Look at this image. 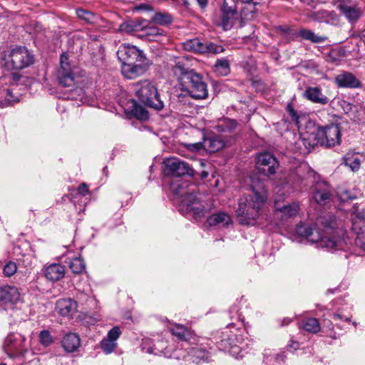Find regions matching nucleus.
I'll use <instances>...</instances> for the list:
<instances>
[{"instance_id":"nucleus-1","label":"nucleus","mask_w":365,"mask_h":365,"mask_svg":"<svg viewBox=\"0 0 365 365\" xmlns=\"http://www.w3.org/2000/svg\"><path fill=\"white\" fill-rule=\"evenodd\" d=\"M250 193L239 200L236 215L239 222L243 225H264L268 220L264 210L267 199L265 187L258 174L250 177Z\"/></svg>"},{"instance_id":"nucleus-2","label":"nucleus","mask_w":365,"mask_h":365,"mask_svg":"<svg viewBox=\"0 0 365 365\" xmlns=\"http://www.w3.org/2000/svg\"><path fill=\"white\" fill-rule=\"evenodd\" d=\"M170 188L180 203V211L192 215L195 218L203 217L209 210L204 204L202 194L195 192V188L185 181L178 180L170 185Z\"/></svg>"},{"instance_id":"nucleus-3","label":"nucleus","mask_w":365,"mask_h":365,"mask_svg":"<svg viewBox=\"0 0 365 365\" xmlns=\"http://www.w3.org/2000/svg\"><path fill=\"white\" fill-rule=\"evenodd\" d=\"M296 232L298 235L306 238L312 243H317L318 247L325 248L329 252L344 250L346 242L342 237L343 231L334 230L331 227L325 226L323 233L314 225L300 223L297 226Z\"/></svg>"},{"instance_id":"nucleus-4","label":"nucleus","mask_w":365,"mask_h":365,"mask_svg":"<svg viewBox=\"0 0 365 365\" xmlns=\"http://www.w3.org/2000/svg\"><path fill=\"white\" fill-rule=\"evenodd\" d=\"M173 71L180 81L182 91L187 93L194 99H205L207 97V86L202 76L187 68L184 59L179 58L173 67Z\"/></svg>"},{"instance_id":"nucleus-5","label":"nucleus","mask_w":365,"mask_h":365,"mask_svg":"<svg viewBox=\"0 0 365 365\" xmlns=\"http://www.w3.org/2000/svg\"><path fill=\"white\" fill-rule=\"evenodd\" d=\"M35 61L31 51L24 46H16L2 52L0 63L7 70H21L32 65Z\"/></svg>"},{"instance_id":"nucleus-6","label":"nucleus","mask_w":365,"mask_h":365,"mask_svg":"<svg viewBox=\"0 0 365 365\" xmlns=\"http://www.w3.org/2000/svg\"><path fill=\"white\" fill-rule=\"evenodd\" d=\"M133 90L139 101L145 106L157 110L164 108L157 88L150 81H140L134 83Z\"/></svg>"},{"instance_id":"nucleus-7","label":"nucleus","mask_w":365,"mask_h":365,"mask_svg":"<svg viewBox=\"0 0 365 365\" xmlns=\"http://www.w3.org/2000/svg\"><path fill=\"white\" fill-rule=\"evenodd\" d=\"M317 144L332 147L341 142V130L339 125L331 124L324 128H318L314 133Z\"/></svg>"},{"instance_id":"nucleus-8","label":"nucleus","mask_w":365,"mask_h":365,"mask_svg":"<svg viewBox=\"0 0 365 365\" xmlns=\"http://www.w3.org/2000/svg\"><path fill=\"white\" fill-rule=\"evenodd\" d=\"M352 230L356 232L355 244L365 251V209L359 210L356 205L351 210Z\"/></svg>"},{"instance_id":"nucleus-9","label":"nucleus","mask_w":365,"mask_h":365,"mask_svg":"<svg viewBox=\"0 0 365 365\" xmlns=\"http://www.w3.org/2000/svg\"><path fill=\"white\" fill-rule=\"evenodd\" d=\"M26 349V337L19 333L10 334L4 340V349L11 357L23 354Z\"/></svg>"},{"instance_id":"nucleus-10","label":"nucleus","mask_w":365,"mask_h":365,"mask_svg":"<svg viewBox=\"0 0 365 365\" xmlns=\"http://www.w3.org/2000/svg\"><path fill=\"white\" fill-rule=\"evenodd\" d=\"M164 173L166 175H194V170L188 163L177 158H170L164 160Z\"/></svg>"},{"instance_id":"nucleus-11","label":"nucleus","mask_w":365,"mask_h":365,"mask_svg":"<svg viewBox=\"0 0 365 365\" xmlns=\"http://www.w3.org/2000/svg\"><path fill=\"white\" fill-rule=\"evenodd\" d=\"M256 167L259 173L265 176L273 175L279 167L276 158L269 153H259L256 158Z\"/></svg>"},{"instance_id":"nucleus-12","label":"nucleus","mask_w":365,"mask_h":365,"mask_svg":"<svg viewBox=\"0 0 365 365\" xmlns=\"http://www.w3.org/2000/svg\"><path fill=\"white\" fill-rule=\"evenodd\" d=\"M117 54L123 66L145 60V56L142 51L129 44L120 45Z\"/></svg>"},{"instance_id":"nucleus-13","label":"nucleus","mask_w":365,"mask_h":365,"mask_svg":"<svg viewBox=\"0 0 365 365\" xmlns=\"http://www.w3.org/2000/svg\"><path fill=\"white\" fill-rule=\"evenodd\" d=\"M142 349L154 355H163L165 357L173 356V349L168 346V341L164 339L158 340L155 342L149 339H144L142 343Z\"/></svg>"},{"instance_id":"nucleus-14","label":"nucleus","mask_w":365,"mask_h":365,"mask_svg":"<svg viewBox=\"0 0 365 365\" xmlns=\"http://www.w3.org/2000/svg\"><path fill=\"white\" fill-rule=\"evenodd\" d=\"M237 4L235 0H225L222 7V26L225 30L230 29L238 19Z\"/></svg>"},{"instance_id":"nucleus-15","label":"nucleus","mask_w":365,"mask_h":365,"mask_svg":"<svg viewBox=\"0 0 365 365\" xmlns=\"http://www.w3.org/2000/svg\"><path fill=\"white\" fill-rule=\"evenodd\" d=\"M185 50L195 53H218L222 51L221 46L212 43L204 42L199 38L189 39L183 43Z\"/></svg>"},{"instance_id":"nucleus-16","label":"nucleus","mask_w":365,"mask_h":365,"mask_svg":"<svg viewBox=\"0 0 365 365\" xmlns=\"http://www.w3.org/2000/svg\"><path fill=\"white\" fill-rule=\"evenodd\" d=\"M57 78L59 83L65 86L69 87L73 84L74 76L68 61V56L62 54L60 59V68L57 71Z\"/></svg>"},{"instance_id":"nucleus-17","label":"nucleus","mask_w":365,"mask_h":365,"mask_svg":"<svg viewBox=\"0 0 365 365\" xmlns=\"http://www.w3.org/2000/svg\"><path fill=\"white\" fill-rule=\"evenodd\" d=\"M299 204L297 202H293L290 204L280 205L275 201L274 212L275 216L282 222L288 220L289 218L295 217L299 212Z\"/></svg>"},{"instance_id":"nucleus-18","label":"nucleus","mask_w":365,"mask_h":365,"mask_svg":"<svg viewBox=\"0 0 365 365\" xmlns=\"http://www.w3.org/2000/svg\"><path fill=\"white\" fill-rule=\"evenodd\" d=\"M149 66L148 60L136 61L133 63L124 65L122 67V73L125 77L132 79L143 75Z\"/></svg>"},{"instance_id":"nucleus-19","label":"nucleus","mask_w":365,"mask_h":365,"mask_svg":"<svg viewBox=\"0 0 365 365\" xmlns=\"http://www.w3.org/2000/svg\"><path fill=\"white\" fill-rule=\"evenodd\" d=\"M336 8L350 22H356L361 16L363 11L357 5L340 1Z\"/></svg>"},{"instance_id":"nucleus-20","label":"nucleus","mask_w":365,"mask_h":365,"mask_svg":"<svg viewBox=\"0 0 365 365\" xmlns=\"http://www.w3.org/2000/svg\"><path fill=\"white\" fill-rule=\"evenodd\" d=\"M334 82L339 88H356L361 87L360 81L350 72L342 71L334 78Z\"/></svg>"},{"instance_id":"nucleus-21","label":"nucleus","mask_w":365,"mask_h":365,"mask_svg":"<svg viewBox=\"0 0 365 365\" xmlns=\"http://www.w3.org/2000/svg\"><path fill=\"white\" fill-rule=\"evenodd\" d=\"M120 330L118 327H114L108 333L100 344V347L106 354L112 353L117 346L116 340L120 335Z\"/></svg>"},{"instance_id":"nucleus-22","label":"nucleus","mask_w":365,"mask_h":365,"mask_svg":"<svg viewBox=\"0 0 365 365\" xmlns=\"http://www.w3.org/2000/svg\"><path fill=\"white\" fill-rule=\"evenodd\" d=\"M303 97L307 100L320 105H326L329 103V98L322 93L319 87L308 86L303 93Z\"/></svg>"},{"instance_id":"nucleus-23","label":"nucleus","mask_w":365,"mask_h":365,"mask_svg":"<svg viewBox=\"0 0 365 365\" xmlns=\"http://www.w3.org/2000/svg\"><path fill=\"white\" fill-rule=\"evenodd\" d=\"M314 199L319 205H325L331 199V190L324 182L317 183L313 193Z\"/></svg>"},{"instance_id":"nucleus-24","label":"nucleus","mask_w":365,"mask_h":365,"mask_svg":"<svg viewBox=\"0 0 365 365\" xmlns=\"http://www.w3.org/2000/svg\"><path fill=\"white\" fill-rule=\"evenodd\" d=\"M45 277L51 282H57L65 276V267L61 264L53 263L44 267Z\"/></svg>"},{"instance_id":"nucleus-25","label":"nucleus","mask_w":365,"mask_h":365,"mask_svg":"<svg viewBox=\"0 0 365 365\" xmlns=\"http://www.w3.org/2000/svg\"><path fill=\"white\" fill-rule=\"evenodd\" d=\"M56 309L63 317H72L77 311V303L71 299H61L56 302Z\"/></svg>"},{"instance_id":"nucleus-26","label":"nucleus","mask_w":365,"mask_h":365,"mask_svg":"<svg viewBox=\"0 0 365 365\" xmlns=\"http://www.w3.org/2000/svg\"><path fill=\"white\" fill-rule=\"evenodd\" d=\"M20 297L18 288L11 286L0 287V302L15 304L20 300Z\"/></svg>"},{"instance_id":"nucleus-27","label":"nucleus","mask_w":365,"mask_h":365,"mask_svg":"<svg viewBox=\"0 0 365 365\" xmlns=\"http://www.w3.org/2000/svg\"><path fill=\"white\" fill-rule=\"evenodd\" d=\"M81 340L79 336L75 333L66 334L61 340V345L66 352L76 351L80 346Z\"/></svg>"},{"instance_id":"nucleus-28","label":"nucleus","mask_w":365,"mask_h":365,"mask_svg":"<svg viewBox=\"0 0 365 365\" xmlns=\"http://www.w3.org/2000/svg\"><path fill=\"white\" fill-rule=\"evenodd\" d=\"M207 222L210 226H220L221 227H227L232 225V221L230 216L224 212L212 214L207 220Z\"/></svg>"},{"instance_id":"nucleus-29","label":"nucleus","mask_w":365,"mask_h":365,"mask_svg":"<svg viewBox=\"0 0 365 365\" xmlns=\"http://www.w3.org/2000/svg\"><path fill=\"white\" fill-rule=\"evenodd\" d=\"M169 330L173 335L185 341L191 340L195 336L192 330L180 324H174L173 327L169 328Z\"/></svg>"},{"instance_id":"nucleus-30","label":"nucleus","mask_w":365,"mask_h":365,"mask_svg":"<svg viewBox=\"0 0 365 365\" xmlns=\"http://www.w3.org/2000/svg\"><path fill=\"white\" fill-rule=\"evenodd\" d=\"M203 146L207 152L215 153L225 147V142L219 136L209 137L204 139Z\"/></svg>"},{"instance_id":"nucleus-31","label":"nucleus","mask_w":365,"mask_h":365,"mask_svg":"<svg viewBox=\"0 0 365 365\" xmlns=\"http://www.w3.org/2000/svg\"><path fill=\"white\" fill-rule=\"evenodd\" d=\"M19 99L12 95V91L7 87L0 86V107H6Z\"/></svg>"},{"instance_id":"nucleus-32","label":"nucleus","mask_w":365,"mask_h":365,"mask_svg":"<svg viewBox=\"0 0 365 365\" xmlns=\"http://www.w3.org/2000/svg\"><path fill=\"white\" fill-rule=\"evenodd\" d=\"M146 21L143 20L140 22L136 21H126L122 23L119 26V31L125 33H132L134 31H138L144 29V27L142 26L143 24H145Z\"/></svg>"},{"instance_id":"nucleus-33","label":"nucleus","mask_w":365,"mask_h":365,"mask_svg":"<svg viewBox=\"0 0 365 365\" xmlns=\"http://www.w3.org/2000/svg\"><path fill=\"white\" fill-rule=\"evenodd\" d=\"M299 36L304 40H308L315 43L324 42L327 39L324 36H319L312 31L305 29H301L299 31Z\"/></svg>"},{"instance_id":"nucleus-34","label":"nucleus","mask_w":365,"mask_h":365,"mask_svg":"<svg viewBox=\"0 0 365 365\" xmlns=\"http://www.w3.org/2000/svg\"><path fill=\"white\" fill-rule=\"evenodd\" d=\"M214 71L221 76H225L230 72V62L227 58H220L217 60L214 66Z\"/></svg>"},{"instance_id":"nucleus-35","label":"nucleus","mask_w":365,"mask_h":365,"mask_svg":"<svg viewBox=\"0 0 365 365\" xmlns=\"http://www.w3.org/2000/svg\"><path fill=\"white\" fill-rule=\"evenodd\" d=\"M300 327L307 331L314 334L317 333L320 330L318 320L312 317L304 319Z\"/></svg>"},{"instance_id":"nucleus-36","label":"nucleus","mask_w":365,"mask_h":365,"mask_svg":"<svg viewBox=\"0 0 365 365\" xmlns=\"http://www.w3.org/2000/svg\"><path fill=\"white\" fill-rule=\"evenodd\" d=\"M151 20L159 25H168L173 22V16L168 12H156L151 16Z\"/></svg>"},{"instance_id":"nucleus-37","label":"nucleus","mask_w":365,"mask_h":365,"mask_svg":"<svg viewBox=\"0 0 365 365\" xmlns=\"http://www.w3.org/2000/svg\"><path fill=\"white\" fill-rule=\"evenodd\" d=\"M130 113L137 119L140 120H147L149 118L148 110L142 106L133 101Z\"/></svg>"},{"instance_id":"nucleus-38","label":"nucleus","mask_w":365,"mask_h":365,"mask_svg":"<svg viewBox=\"0 0 365 365\" xmlns=\"http://www.w3.org/2000/svg\"><path fill=\"white\" fill-rule=\"evenodd\" d=\"M68 265L74 274H81L86 269L85 262L81 257H74L70 261Z\"/></svg>"},{"instance_id":"nucleus-39","label":"nucleus","mask_w":365,"mask_h":365,"mask_svg":"<svg viewBox=\"0 0 365 365\" xmlns=\"http://www.w3.org/2000/svg\"><path fill=\"white\" fill-rule=\"evenodd\" d=\"M344 160L345 165L349 167L352 171H356L360 168L361 160L354 155L347 154Z\"/></svg>"},{"instance_id":"nucleus-40","label":"nucleus","mask_w":365,"mask_h":365,"mask_svg":"<svg viewBox=\"0 0 365 365\" xmlns=\"http://www.w3.org/2000/svg\"><path fill=\"white\" fill-rule=\"evenodd\" d=\"M287 112L290 116L292 120L299 128L301 119L303 118L294 109L292 103H288L286 108Z\"/></svg>"},{"instance_id":"nucleus-41","label":"nucleus","mask_w":365,"mask_h":365,"mask_svg":"<svg viewBox=\"0 0 365 365\" xmlns=\"http://www.w3.org/2000/svg\"><path fill=\"white\" fill-rule=\"evenodd\" d=\"M76 14L79 19L88 23H93L95 19L94 14L92 12L84 9H77Z\"/></svg>"},{"instance_id":"nucleus-42","label":"nucleus","mask_w":365,"mask_h":365,"mask_svg":"<svg viewBox=\"0 0 365 365\" xmlns=\"http://www.w3.org/2000/svg\"><path fill=\"white\" fill-rule=\"evenodd\" d=\"M39 341L45 346H48L51 344L53 342V338L51 333L47 330L41 331L39 334Z\"/></svg>"},{"instance_id":"nucleus-43","label":"nucleus","mask_w":365,"mask_h":365,"mask_svg":"<svg viewBox=\"0 0 365 365\" xmlns=\"http://www.w3.org/2000/svg\"><path fill=\"white\" fill-rule=\"evenodd\" d=\"M17 270V266L14 262H9L6 263L3 269L4 274L6 277H11L16 273Z\"/></svg>"},{"instance_id":"nucleus-44","label":"nucleus","mask_w":365,"mask_h":365,"mask_svg":"<svg viewBox=\"0 0 365 365\" xmlns=\"http://www.w3.org/2000/svg\"><path fill=\"white\" fill-rule=\"evenodd\" d=\"M142 26L144 27L143 31H145V34L148 36H158L163 34V31L158 27L155 26H150L146 28L144 24H142Z\"/></svg>"},{"instance_id":"nucleus-45","label":"nucleus","mask_w":365,"mask_h":365,"mask_svg":"<svg viewBox=\"0 0 365 365\" xmlns=\"http://www.w3.org/2000/svg\"><path fill=\"white\" fill-rule=\"evenodd\" d=\"M285 356L283 353H278L272 356L270 359L267 357L266 362L269 363L272 362V360H274L277 363L283 362L284 361Z\"/></svg>"},{"instance_id":"nucleus-46","label":"nucleus","mask_w":365,"mask_h":365,"mask_svg":"<svg viewBox=\"0 0 365 365\" xmlns=\"http://www.w3.org/2000/svg\"><path fill=\"white\" fill-rule=\"evenodd\" d=\"M78 192L82 196L86 195L88 192V187L86 183H81L78 187Z\"/></svg>"},{"instance_id":"nucleus-47","label":"nucleus","mask_w":365,"mask_h":365,"mask_svg":"<svg viewBox=\"0 0 365 365\" xmlns=\"http://www.w3.org/2000/svg\"><path fill=\"white\" fill-rule=\"evenodd\" d=\"M187 148L191 150H200L201 149H204L203 142L190 144Z\"/></svg>"},{"instance_id":"nucleus-48","label":"nucleus","mask_w":365,"mask_h":365,"mask_svg":"<svg viewBox=\"0 0 365 365\" xmlns=\"http://www.w3.org/2000/svg\"><path fill=\"white\" fill-rule=\"evenodd\" d=\"M237 125V123L234 120H228L226 122V127L229 129L230 131H232L236 128Z\"/></svg>"},{"instance_id":"nucleus-49","label":"nucleus","mask_w":365,"mask_h":365,"mask_svg":"<svg viewBox=\"0 0 365 365\" xmlns=\"http://www.w3.org/2000/svg\"><path fill=\"white\" fill-rule=\"evenodd\" d=\"M239 2H241L242 4H247L253 9L255 6L257 4V2L254 1V0H235V4H237L238 5Z\"/></svg>"},{"instance_id":"nucleus-50","label":"nucleus","mask_w":365,"mask_h":365,"mask_svg":"<svg viewBox=\"0 0 365 365\" xmlns=\"http://www.w3.org/2000/svg\"><path fill=\"white\" fill-rule=\"evenodd\" d=\"M193 352L197 358L204 359L205 351L203 349L195 348L193 349Z\"/></svg>"},{"instance_id":"nucleus-51","label":"nucleus","mask_w":365,"mask_h":365,"mask_svg":"<svg viewBox=\"0 0 365 365\" xmlns=\"http://www.w3.org/2000/svg\"><path fill=\"white\" fill-rule=\"evenodd\" d=\"M333 319L335 322H337L339 320H344L345 322L349 323V319L348 317H344L341 314H334Z\"/></svg>"},{"instance_id":"nucleus-52","label":"nucleus","mask_w":365,"mask_h":365,"mask_svg":"<svg viewBox=\"0 0 365 365\" xmlns=\"http://www.w3.org/2000/svg\"><path fill=\"white\" fill-rule=\"evenodd\" d=\"M354 107V106L353 105H351V103L345 102V101L344 102L343 108L346 113H349V112L351 111V110Z\"/></svg>"},{"instance_id":"nucleus-53","label":"nucleus","mask_w":365,"mask_h":365,"mask_svg":"<svg viewBox=\"0 0 365 365\" xmlns=\"http://www.w3.org/2000/svg\"><path fill=\"white\" fill-rule=\"evenodd\" d=\"M172 1L180 6H187L189 4L187 0H172Z\"/></svg>"},{"instance_id":"nucleus-54","label":"nucleus","mask_w":365,"mask_h":365,"mask_svg":"<svg viewBox=\"0 0 365 365\" xmlns=\"http://www.w3.org/2000/svg\"><path fill=\"white\" fill-rule=\"evenodd\" d=\"M299 346V344L297 341H292L289 345L288 347L290 349H294V350H297Z\"/></svg>"},{"instance_id":"nucleus-55","label":"nucleus","mask_w":365,"mask_h":365,"mask_svg":"<svg viewBox=\"0 0 365 365\" xmlns=\"http://www.w3.org/2000/svg\"><path fill=\"white\" fill-rule=\"evenodd\" d=\"M340 197L342 200H345L346 199H350L351 197L348 195V191H344L341 195Z\"/></svg>"},{"instance_id":"nucleus-56","label":"nucleus","mask_w":365,"mask_h":365,"mask_svg":"<svg viewBox=\"0 0 365 365\" xmlns=\"http://www.w3.org/2000/svg\"><path fill=\"white\" fill-rule=\"evenodd\" d=\"M199 5L202 7V8H204L207 4V0H197Z\"/></svg>"},{"instance_id":"nucleus-57","label":"nucleus","mask_w":365,"mask_h":365,"mask_svg":"<svg viewBox=\"0 0 365 365\" xmlns=\"http://www.w3.org/2000/svg\"><path fill=\"white\" fill-rule=\"evenodd\" d=\"M140 9H145V10H152V8L150 6H148V5H142L140 6Z\"/></svg>"},{"instance_id":"nucleus-58","label":"nucleus","mask_w":365,"mask_h":365,"mask_svg":"<svg viewBox=\"0 0 365 365\" xmlns=\"http://www.w3.org/2000/svg\"><path fill=\"white\" fill-rule=\"evenodd\" d=\"M200 176H201V178H202V179H205V178H206L208 176V173H207V172H206V171H202V172L201 173Z\"/></svg>"},{"instance_id":"nucleus-59","label":"nucleus","mask_w":365,"mask_h":365,"mask_svg":"<svg viewBox=\"0 0 365 365\" xmlns=\"http://www.w3.org/2000/svg\"><path fill=\"white\" fill-rule=\"evenodd\" d=\"M301 1L307 5H311V3H313L312 0H301Z\"/></svg>"},{"instance_id":"nucleus-60","label":"nucleus","mask_w":365,"mask_h":365,"mask_svg":"<svg viewBox=\"0 0 365 365\" xmlns=\"http://www.w3.org/2000/svg\"><path fill=\"white\" fill-rule=\"evenodd\" d=\"M302 142L303 143V144L304 145V146H305L306 148H307V141H306L305 138H302Z\"/></svg>"},{"instance_id":"nucleus-61","label":"nucleus","mask_w":365,"mask_h":365,"mask_svg":"<svg viewBox=\"0 0 365 365\" xmlns=\"http://www.w3.org/2000/svg\"><path fill=\"white\" fill-rule=\"evenodd\" d=\"M284 322H285V320H284V321H283V324H282V325L288 324L289 323V322H290V321L289 320V321L286 322V323H285Z\"/></svg>"},{"instance_id":"nucleus-62","label":"nucleus","mask_w":365,"mask_h":365,"mask_svg":"<svg viewBox=\"0 0 365 365\" xmlns=\"http://www.w3.org/2000/svg\"><path fill=\"white\" fill-rule=\"evenodd\" d=\"M314 145V143L311 144L310 143H308L309 147H313Z\"/></svg>"},{"instance_id":"nucleus-63","label":"nucleus","mask_w":365,"mask_h":365,"mask_svg":"<svg viewBox=\"0 0 365 365\" xmlns=\"http://www.w3.org/2000/svg\"><path fill=\"white\" fill-rule=\"evenodd\" d=\"M0 365H6L5 364H1Z\"/></svg>"}]
</instances>
